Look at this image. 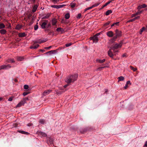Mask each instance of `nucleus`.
<instances>
[{
  "mask_svg": "<svg viewBox=\"0 0 147 147\" xmlns=\"http://www.w3.org/2000/svg\"><path fill=\"white\" fill-rule=\"evenodd\" d=\"M64 5H58V7H59V8H61V7H63Z\"/></svg>",
  "mask_w": 147,
  "mask_h": 147,
  "instance_id": "603ef678",
  "label": "nucleus"
},
{
  "mask_svg": "<svg viewBox=\"0 0 147 147\" xmlns=\"http://www.w3.org/2000/svg\"><path fill=\"white\" fill-rule=\"evenodd\" d=\"M70 17V15L69 13H66L65 15V18L66 19H68Z\"/></svg>",
  "mask_w": 147,
  "mask_h": 147,
  "instance_id": "7c9ffc66",
  "label": "nucleus"
},
{
  "mask_svg": "<svg viewBox=\"0 0 147 147\" xmlns=\"http://www.w3.org/2000/svg\"><path fill=\"white\" fill-rule=\"evenodd\" d=\"M3 98L1 97H0V101H1L2 100Z\"/></svg>",
  "mask_w": 147,
  "mask_h": 147,
  "instance_id": "338daca9",
  "label": "nucleus"
},
{
  "mask_svg": "<svg viewBox=\"0 0 147 147\" xmlns=\"http://www.w3.org/2000/svg\"><path fill=\"white\" fill-rule=\"evenodd\" d=\"M57 22V20L55 19H53L52 20V24L53 25H55Z\"/></svg>",
  "mask_w": 147,
  "mask_h": 147,
  "instance_id": "b1692460",
  "label": "nucleus"
},
{
  "mask_svg": "<svg viewBox=\"0 0 147 147\" xmlns=\"http://www.w3.org/2000/svg\"><path fill=\"white\" fill-rule=\"evenodd\" d=\"M121 31L116 30L115 34V35L110 40V41L112 42H113L115 41L117 37H120L121 36Z\"/></svg>",
  "mask_w": 147,
  "mask_h": 147,
  "instance_id": "7ed1b4c3",
  "label": "nucleus"
},
{
  "mask_svg": "<svg viewBox=\"0 0 147 147\" xmlns=\"http://www.w3.org/2000/svg\"><path fill=\"white\" fill-rule=\"evenodd\" d=\"M37 7H38V6L37 5H35L33 7L32 10V11L34 12H35L36 11Z\"/></svg>",
  "mask_w": 147,
  "mask_h": 147,
  "instance_id": "393cba45",
  "label": "nucleus"
},
{
  "mask_svg": "<svg viewBox=\"0 0 147 147\" xmlns=\"http://www.w3.org/2000/svg\"><path fill=\"white\" fill-rule=\"evenodd\" d=\"M51 16V13H48L46 14H45L43 15L42 19H47L50 17Z\"/></svg>",
  "mask_w": 147,
  "mask_h": 147,
  "instance_id": "f8f14e48",
  "label": "nucleus"
},
{
  "mask_svg": "<svg viewBox=\"0 0 147 147\" xmlns=\"http://www.w3.org/2000/svg\"><path fill=\"white\" fill-rule=\"evenodd\" d=\"M63 90V89L62 88V89H59V90H56L55 91H56V94L58 95H60L61 94H62V93H63L65 91V90Z\"/></svg>",
  "mask_w": 147,
  "mask_h": 147,
  "instance_id": "423d86ee",
  "label": "nucleus"
},
{
  "mask_svg": "<svg viewBox=\"0 0 147 147\" xmlns=\"http://www.w3.org/2000/svg\"><path fill=\"white\" fill-rule=\"evenodd\" d=\"M26 34L25 32L20 33L18 34V36L20 37H23L26 36Z\"/></svg>",
  "mask_w": 147,
  "mask_h": 147,
  "instance_id": "ddd939ff",
  "label": "nucleus"
},
{
  "mask_svg": "<svg viewBox=\"0 0 147 147\" xmlns=\"http://www.w3.org/2000/svg\"><path fill=\"white\" fill-rule=\"evenodd\" d=\"M131 84L129 81H128L127 82L125 86L124 87V88L125 89H126L128 87V85H131Z\"/></svg>",
  "mask_w": 147,
  "mask_h": 147,
  "instance_id": "4468645a",
  "label": "nucleus"
},
{
  "mask_svg": "<svg viewBox=\"0 0 147 147\" xmlns=\"http://www.w3.org/2000/svg\"><path fill=\"white\" fill-rule=\"evenodd\" d=\"M99 4H100L99 3H95V4H94V5H92V8L95 7H96V6H98V5H99Z\"/></svg>",
  "mask_w": 147,
  "mask_h": 147,
  "instance_id": "4c0bfd02",
  "label": "nucleus"
},
{
  "mask_svg": "<svg viewBox=\"0 0 147 147\" xmlns=\"http://www.w3.org/2000/svg\"><path fill=\"white\" fill-rule=\"evenodd\" d=\"M40 51H42V53H44L45 52V51L44 50L41 49L40 50Z\"/></svg>",
  "mask_w": 147,
  "mask_h": 147,
  "instance_id": "e2e57ef3",
  "label": "nucleus"
},
{
  "mask_svg": "<svg viewBox=\"0 0 147 147\" xmlns=\"http://www.w3.org/2000/svg\"><path fill=\"white\" fill-rule=\"evenodd\" d=\"M13 97H10L9 98L8 100L9 101H11L13 100Z\"/></svg>",
  "mask_w": 147,
  "mask_h": 147,
  "instance_id": "8fccbe9b",
  "label": "nucleus"
},
{
  "mask_svg": "<svg viewBox=\"0 0 147 147\" xmlns=\"http://www.w3.org/2000/svg\"><path fill=\"white\" fill-rule=\"evenodd\" d=\"M62 29L61 28H57L56 30L57 32H60L61 31Z\"/></svg>",
  "mask_w": 147,
  "mask_h": 147,
  "instance_id": "37998d69",
  "label": "nucleus"
},
{
  "mask_svg": "<svg viewBox=\"0 0 147 147\" xmlns=\"http://www.w3.org/2000/svg\"><path fill=\"white\" fill-rule=\"evenodd\" d=\"M28 88V85H25L24 86V88L25 89H27Z\"/></svg>",
  "mask_w": 147,
  "mask_h": 147,
  "instance_id": "c03bdc74",
  "label": "nucleus"
},
{
  "mask_svg": "<svg viewBox=\"0 0 147 147\" xmlns=\"http://www.w3.org/2000/svg\"><path fill=\"white\" fill-rule=\"evenodd\" d=\"M28 94V93L27 92H24L23 93V95L24 96H26Z\"/></svg>",
  "mask_w": 147,
  "mask_h": 147,
  "instance_id": "3c124183",
  "label": "nucleus"
},
{
  "mask_svg": "<svg viewBox=\"0 0 147 147\" xmlns=\"http://www.w3.org/2000/svg\"><path fill=\"white\" fill-rule=\"evenodd\" d=\"M136 16V13L133 14L132 15L131 17L133 18L134 17H135Z\"/></svg>",
  "mask_w": 147,
  "mask_h": 147,
  "instance_id": "6e6d98bb",
  "label": "nucleus"
},
{
  "mask_svg": "<svg viewBox=\"0 0 147 147\" xmlns=\"http://www.w3.org/2000/svg\"><path fill=\"white\" fill-rule=\"evenodd\" d=\"M5 27V25L4 24L2 23L0 24V29L4 28Z\"/></svg>",
  "mask_w": 147,
  "mask_h": 147,
  "instance_id": "f704fd0d",
  "label": "nucleus"
},
{
  "mask_svg": "<svg viewBox=\"0 0 147 147\" xmlns=\"http://www.w3.org/2000/svg\"><path fill=\"white\" fill-rule=\"evenodd\" d=\"M92 6H91V7H88L86 8L85 9V11H87V10H89L90 9H92Z\"/></svg>",
  "mask_w": 147,
  "mask_h": 147,
  "instance_id": "79ce46f5",
  "label": "nucleus"
},
{
  "mask_svg": "<svg viewBox=\"0 0 147 147\" xmlns=\"http://www.w3.org/2000/svg\"><path fill=\"white\" fill-rule=\"evenodd\" d=\"M112 12V11L111 10H108L106 12L105 15L106 16H108L109 14L111 13Z\"/></svg>",
  "mask_w": 147,
  "mask_h": 147,
  "instance_id": "a878e982",
  "label": "nucleus"
},
{
  "mask_svg": "<svg viewBox=\"0 0 147 147\" xmlns=\"http://www.w3.org/2000/svg\"><path fill=\"white\" fill-rule=\"evenodd\" d=\"M118 82H119L121 81H123L124 79V78L122 76H121L118 78Z\"/></svg>",
  "mask_w": 147,
  "mask_h": 147,
  "instance_id": "4be33fe9",
  "label": "nucleus"
},
{
  "mask_svg": "<svg viewBox=\"0 0 147 147\" xmlns=\"http://www.w3.org/2000/svg\"><path fill=\"white\" fill-rule=\"evenodd\" d=\"M141 13H142V11H139L137 12L136 13H136V15L137 16L138 15L140 14H141Z\"/></svg>",
  "mask_w": 147,
  "mask_h": 147,
  "instance_id": "a18cd8bd",
  "label": "nucleus"
},
{
  "mask_svg": "<svg viewBox=\"0 0 147 147\" xmlns=\"http://www.w3.org/2000/svg\"><path fill=\"white\" fill-rule=\"evenodd\" d=\"M7 62L9 63H13L15 62V61L13 59H8L7 61Z\"/></svg>",
  "mask_w": 147,
  "mask_h": 147,
  "instance_id": "412c9836",
  "label": "nucleus"
},
{
  "mask_svg": "<svg viewBox=\"0 0 147 147\" xmlns=\"http://www.w3.org/2000/svg\"><path fill=\"white\" fill-rule=\"evenodd\" d=\"M70 5L72 8H74L75 7L76 4L72 2L70 3Z\"/></svg>",
  "mask_w": 147,
  "mask_h": 147,
  "instance_id": "c756f323",
  "label": "nucleus"
},
{
  "mask_svg": "<svg viewBox=\"0 0 147 147\" xmlns=\"http://www.w3.org/2000/svg\"><path fill=\"white\" fill-rule=\"evenodd\" d=\"M146 5L145 4H143L138 6V9H140L142 8H144L146 7Z\"/></svg>",
  "mask_w": 147,
  "mask_h": 147,
  "instance_id": "6ab92c4d",
  "label": "nucleus"
},
{
  "mask_svg": "<svg viewBox=\"0 0 147 147\" xmlns=\"http://www.w3.org/2000/svg\"><path fill=\"white\" fill-rule=\"evenodd\" d=\"M51 92V90H45L43 93V95L44 96H46L49 94Z\"/></svg>",
  "mask_w": 147,
  "mask_h": 147,
  "instance_id": "9b49d317",
  "label": "nucleus"
},
{
  "mask_svg": "<svg viewBox=\"0 0 147 147\" xmlns=\"http://www.w3.org/2000/svg\"><path fill=\"white\" fill-rule=\"evenodd\" d=\"M144 147H147V141H146L145 142V144L144 145Z\"/></svg>",
  "mask_w": 147,
  "mask_h": 147,
  "instance_id": "5fc2aeb1",
  "label": "nucleus"
},
{
  "mask_svg": "<svg viewBox=\"0 0 147 147\" xmlns=\"http://www.w3.org/2000/svg\"><path fill=\"white\" fill-rule=\"evenodd\" d=\"M47 55H51V53H47Z\"/></svg>",
  "mask_w": 147,
  "mask_h": 147,
  "instance_id": "774afa93",
  "label": "nucleus"
},
{
  "mask_svg": "<svg viewBox=\"0 0 147 147\" xmlns=\"http://www.w3.org/2000/svg\"><path fill=\"white\" fill-rule=\"evenodd\" d=\"M112 50L110 48L109 50L108 51V54L109 56L111 58H113V56L114 55L113 54V53L111 51Z\"/></svg>",
  "mask_w": 147,
  "mask_h": 147,
  "instance_id": "1a4fd4ad",
  "label": "nucleus"
},
{
  "mask_svg": "<svg viewBox=\"0 0 147 147\" xmlns=\"http://www.w3.org/2000/svg\"><path fill=\"white\" fill-rule=\"evenodd\" d=\"M39 123L41 124H44L45 122V121L42 119H40L39 121Z\"/></svg>",
  "mask_w": 147,
  "mask_h": 147,
  "instance_id": "c9c22d12",
  "label": "nucleus"
},
{
  "mask_svg": "<svg viewBox=\"0 0 147 147\" xmlns=\"http://www.w3.org/2000/svg\"><path fill=\"white\" fill-rule=\"evenodd\" d=\"M119 23V22H117L116 23H114L113 24H112L111 26V27H112L115 25L118 26V25Z\"/></svg>",
  "mask_w": 147,
  "mask_h": 147,
  "instance_id": "e433bc0d",
  "label": "nucleus"
},
{
  "mask_svg": "<svg viewBox=\"0 0 147 147\" xmlns=\"http://www.w3.org/2000/svg\"><path fill=\"white\" fill-rule=\"evenodd\" d=\"M54 2H55L57 3L59 1V0H52Z\"/></svg>",
  "mask_w": 147,
  "mask_h": 147,
  "instance_id": "4d7b16f0",
  "label": "nucleus"
},
{
  "mask_svg": "<svg viewBox=\"0 0 147 147\" xmlns=\"http://www.w3.org/2000/svg\"><path fill=\"white\" fill-rule=\"evenodd\" d=\"M56 53V51L55 50H51L50 51L48 52H47L45 53L44 54H47V53H51V54H54Z\"/></svg>",
  "mask_w": 147,
  "mask_h": 147,
  "instance_id": "aec40b11",
  "label": "nucleus"
},
{
  "mask_svg": "<svg viewBox=\"0 0 147 147\" xmlns=\"http://www.w3.org/2000/svg\"><path fill=\"white\" fill-rule=\"evenodd\" d=\"M146 30V28L143 27L141 29H140V34H142L143 32L144 31Z\"/></svg>",
  "mask_w": 147,
  "mask_h": 147,
  "instance_id": "a211bd4d",
  "label": "nucleus"
},
{
  "mask_svg": "<svg viewBox=\"0 0 147 147\" xmlns=\"http://www.w3.org/2000/svg\"><path fill=\"white\" fill-rule=\"evenodd\" d=\"M51 7H52L56 8L57 9H58L59 8V7L58 5H52L51 6Z\"/></svg>",
  "mask_w": 147,
  "mask_h": 147,
  "instance_id": "58836bf2",
  "label": "nucleus"
},
{
  "mask_svg": "<svg viewBox=\"0 0 147 147\" xmlns=\"http://www.w3.org/2000/svg\"><path fill=\"white\" fill-rule=\"evenodd\" d=\"M78 77L77 74L70 75L68 76L65 79V81L67 83H70L74 82L77 80Z\"/></svg>",
  "mask_w": 147,
  "mask_h": 147,
  "instance_id": "f257e3e1",
  "label": "nucleus"
},
{
  "mask_svg": "<svg viewBox=\"0 0 147 147\" xmlns=\"http://www.w3.org/2000/svg\"><path fill=\"white\" fill-rule=\"evenodd\" d=\"M6 32V31L5 29H2L0 30V33L2 34H4Z\"/></svg>",
  "mask_w": 147,
  "mask_h": 147,
  "instance_id": "cd10ccee",
  "label": "nucleus"
},
{
  "mask_svg": "<svg viewBox=\"0 0 147 147\" xmlns=\"http://www.w3.org/2000/svg\"><path fill=\"white\" fill-rule=\"evenodd\" d=\"M110 22L109 21H108V22H106V23H105L104 24V26H107V25H109L110 24Z\"/></svg>",
  "mask_w": 147,
  "mask_h": 147,
  "instance_id": "ea45409f",
  "label": "nucleus"
},
{
  "mask_svg": "<svg viewBox=\"0 0 147 147\" xmlns=\"http://www.w3.org/2000/svg\"><path fill=\"white\" fill-rule=\"evenodd\" d=\"M18 132L21 133L22 134H25L26 135H28L29 134V133L28 132H26L23 131L22 130H19L18 131Z\"/></svg>",
  "mask_w": 147,
  "mask_h": 147,
  "instance_id": "f3484780",
  "label": "nucleus"
},
{
  "mask_svg": "<svg viewBox=\"0 0 147 147\" xmlns=\"http://www.w3.org/2000/svg\"><path fill=\"white\" fill-rule=\"evenodd\" d=\"M39 46V45L38 44H37L35 45H33V46L30 47V48L31 49H36Z\"/></svg>",
  "mask_w": 147,
  "mask_h": 147,
  "instance_id": "5701e85b",
  "label": "nucleus"
},
{
  "mask_svg": "<svg viewBox=\"0 0 147 147\" xmlns=\"http://www.w3.org/2000/svg\"><path fill=\"white\" fill-rule=\"evenodd\" d=\"M135 18H136V19L137 20V19H139L140 18V16H138L136 17Z\"/></svg>",
  "mask_w": 147,
  "mask_h": 147,
  "instance_id": "bf43d9fd",
  "label": "nucleus"
},
{
  "mask_svg": "<svg viewBox=\"0 0 147 147\" xmlns=\"http://www.w3.org/2000/svg\"><path fill=\"white\" fill-rule=\"evenodd\" d=\"M106 34L109 37H112L114 35L113 32L112 31H109L106 33Z\"/></svg>",
  "mask_w": 147,
  "mask_h": 147,
  "instance_id": "0eeeda50",
  "label": "nucleus"
},
{
  "mask_svg": "<svg viewBox=\"0 0 147 147\" xmlns=\"http://www.w3.org/2000/svg\"><path fill=\"white\" fill-rule=\"evenodd\" d=\"M81 16V13H79L78 15V16L77 17V18H78V19H79L80 18Z\"/></svg>",
  "mask_w": 147,
  "mask_h": 147,
  "instance_id": "09e8293b",
  "label": "nucleus"
},
{
  "mask_svg": "<svg viewBox=\"0 0 147 147\" xmlns=\"http://www.w3.org/2000/svg\"><path fill=\"white\" fill-rule=\"evenodd\" d=\"M47 141L48 142H49L51 144H52L53 143V139L52 138H49L47 139Z\"/></svg>",
  "mask_w": 147,
  "mask_h": 147,
  "instance_id": "dca6fc26",
  "label": "nucleus"
},
{
  "mask_svg": "<svg viewBox=\"0 0 147 147\" xmlns=\"http://www.w3.org/2000/svg\"><path fill=\"white\" fill-rule=\"evenodd\" d=\"M40 134L43 137H46L47 136V135L45 133L42 132H40Z\"/></svg>",
  "mask_w": 147,
  "mask_h": 147,
  "instance_id": "c85d7f7f",
  "label": "nucleus"
},
{
  "mask_svg": "<svg viewBox=\"0 0 147 147\" xmlns=\"http://www.w3.org/2000/svg\"><path fill=\"white\" fill-rule=\"evenodd\" d=\"M48 22V20H46L42 23L41 25V27L42 28L44 29L45 28V26L47 24Z\"/></svg>",
  "mask_w": 147,
  "mask_h": 147,
  "instance_id": "9d476101",
  "label": "nucleus"
},
{
  "mask_svg": "<svg viewBox=\"0 0 147 147\" xmlns=\"http://www.w3.org/2000/svg\"><path fill=\"white\" fill-rule=\"evenodd\" d=\"M71 45V43H69L65 45V46L66 47H68Z\"/></svg>",
  "mask_w": 147,
  "mask_h": 147,
  "instance_id": "de8ad7c7",
  "label": "nucleus"
},
{
  "mask_svg": "<svg viewBox=\"0 0 147 147\" xmlns=\"http://www.w3.org/2000/svg\"><path fill=\"white\" fill-rule=\"evenodd\" d=\"M38 25H36H36L34 26V30H36L38 29Z\"/></svg>",
  "mask_w": 147,
  "mask_h": 147,
  "instance_id": "a19ab883",
  "label": "nucleus"
},
{
  "mask_svg": "<svg viewBox=\"0 0 147 147\" xmlns=\"http://www.w3.org/2000/svg\"><path fill=\"white\" fill-rule=\"evenodd\" d=\"M91 39L93 40V42H94L97 43L98 40V37L94 35L93 37L91 38Z\"/></svg>",
  "mask_w": 147,
  "mask_h": 147,
  "instance_id": "6e6552de",
  "label": "nucleus"
},
{
  "mask_svg": "<svg viewBox=\"0 0 147 147\" xmlns=\"http://www.w3.org/2000/svg\"><path fill=\"white\" fill-rule=\"evenodd\" d=\"M103 68H104V67H99L98 69V70L100 71L101 70V69Z\"/></svg>",
  "mask_w": 147,
  "mask_h": 147,
  "instance_id": "680f3d73",
  "label": "nucleus"
},
{
  "mask_svg": "<svg viewBox=\"0 0 147 147\" xmlns=\"http://www.w3.org/2000/svg\"><path fill=\"white\" fill-rule=\"evenodd\" d=\"M111 1H109L108 2L106 3L105 5H104L102 7H104L106 6H107V5H108L111 2Z\"/></svg>",
  "mask_w": 147,
  "mask_h": 147,
  "instance_id": "473e14b6",
  "label": "nucleus"
},
{
  "mask_svg": "<svg viewBox=\"0 0 147 147\" xmlns=\"http://www.w3.org/2000/svg\"><path fill=\"white\" fill-rule=\"evenodd\" d=\"M126 55V54H124L122 55V56L123 57H125Z\"/></svg>",
  "mask_w": 147,
  "mask_h": 147,
  "instance_id": "052dcab7",
  "label": "nucleus"
},
{
  "mask_svg": "<svg viewBox=\"0 0 147 147\" xmlns=\"http://www.w3.org/2000/svg\"><path fill=\"white\" fill-rule=\"evenodd\" d=\"M51 47H52V46H49V47H45L44 48V49H46L48 50V49H50Z\"/></svg>",
  "mask_w": 147,
  "mask_h": 147,
  "instance_id": "49530a36",
  "label": "nucleus"
},
{
  "mask_svg": "<svg viewBox=\"0 0 147 147\" xmlns=\"http://www.w3.org/2000/svg\"><path fill=\"white\" fill-rule=\"evenodd\" d=\"M121 46L122 44L121 43L115 44L113 45L110 48L114 53L117 52H118L117 49L121 48Z\"/></svg>",
  "mask_w": 147,
  "mask_h": 147,
  "instance_id": "f03ea898",
  "label": "nucleus"
},
{
  "mask_svg": "<svg viewBox=\"0 0 147 147\" xmlns=\"http://www.w3.org/2000/svg\"><path fill=\"white\" fill-rule=\"evenodd\" d=\"M134 19H131V20H128L127 22H133V21H134Z\"/></svg>",
  "mask_w": 147,
  "mask_h": 147,
  "instance_id": "864d4df0",
  "label": "nucleus"
},
{
  "mask_svg": "<svg viewBox=\"0 0 147 147\" xmlns=\"http://www.w3.org/2000/svg\"><path fill=\"white\" fill-rule=\"evenodd\" d=\"M28 99V98H23L16 106V107H20L24 105V104L26 102V100Z\"/></svg>",
  "mask_w": 147,
  "mask_h": 147,
  "instance_id": "20e7f679",
  "label": "nucleus"
},
{
  "mask_svg": "<svg viewBox=\"0 0 147 147\" xmlns=\"http://www.w3.org/2000/svg\"><path fill=\"white\" fill-rule=\"evenodd\" d=\"M24 59V58L22 57H20L17 58V60L18 61H22Z\"/></svg>",
  "mask_w": 147,
  "mask_h": 147,
  "instance_id": "2f4dec72",
  "label": "nucleus"
},
{
  "mask_svg": "<svg viewBox=\"0 0 147 147\" xmlns=\"http://www.w3.org/2000/svg\"><path fill=\"white\" fill-rule=\"evenodd\" d=\"M30 1L33 2L34 3L35 1L36 0H29Z\"/></svg>",
  "mask_w": 147,
  "mask_h": 147,
  "instance_id": "0e129e2a",
  "label": "nucleus"
},
{
  "mask_svg": "<svg viewBox=\"0 0 147 147\" xmlns=\"http://www.w3.org/2000/svg\"><path fill=\"white\" fill-rule=\"evenodd\" d=\"M130 68L133 71H136L137 70V69L136 68H134L133 67H132L131 66H129Z\"/></svg>",
  "mask_w": 147,
  "mask_h": 147,
  "instance_id": "72a5a7b5",
  "label": "nucleus"
},
{
  "mask_svg": "<svg viewBox=\"0 0 147 147\" xmlns=\"http://www.w3.org/2000/svg\"><path fill=\"white\" fill-rule=\"evenodd\" d=\"M22 28V26L20 25H17L15 28V29L18 30H19Z\"/></svg>",
  "mask_w": 147,
  "mask_h": 147,
  "instance_id": "bb28decb",
  "label": "nucleus"
},
{
  "mask_svg": "<svg viewBox=\"0 0 147 147\" xmlns=\"http://www.w3.org/2000/svg\"><path fill=\"white\" fill-rule=\"evenodd\" d=\"M68 86V85H65L64 86V88H66L67 86Z\"/></svg>",
  "mask_w": 147,
  "mask_h": 147,
  "instance_id": "69168bd1",
  "label": "nucleus"
},
{
  "mask_svg": "<svg viewBox=\"0 0 147 147\" xmlns=\"http://www.w3.org/2000/svg\"><path fill=\"white\" fill-rule=\"evenodd\" d=\"M100 33H101V32H99V33H98L97 34H96V35H95V36H96L97 37V36H99L100 34Z\"/></svg>",
  "mask_w": 147,
  "mask_h": 147,
  "instance_id": "13d9d810",
  "label": "nucleus"
},
{
  "mask_svg": "<svg viewBox=\"0 0 147 147\" xmlns=\"http://www.w3.org/2000/svg\"><path fill=\"white\" fill-rule=\"evenodd\" d=\"M11 67L10 65H3L0 66V70L2 69H7Z\"/></svg>",
  "mask_w": 147,
  "mask_h": 147,
  "instance_id": "39448f33",
  "label": "nucleus"
},
{
  "mask_svg": "<svg viewBox=\"0 0 147 147\" xmlns=\"http://www.w3.org/2000/svg\"><path fill=\"white\" fill-rule=\"evenodd\" d=\"M105 61V59H103L102 60H100V59H97L96 61L97 62L99 63H102L104 62Z\"/></svg>",
  "mask_w": 147,
  "mask_h": 147,
  "instance_id": "2eb2a0df",
  "label": "nucleus"
}]
</instances>
